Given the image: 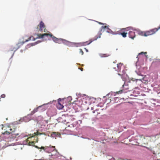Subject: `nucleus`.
I'll use <instances>...</instances> for the list:
<instances>
[{"label":"nucleus","mask_w":160,"mask_h":160,"mask_svg":"<svg viewBox=\"0 0 160 160\" xmlns=\"http://www.w3.org/2000/svg\"><path fill=\"white\" fill-rule=\"evenodd\" d=\"M32 115H31V114H28L27 116H25L23 118H21L19 120L13 122L12 123V124L16 125L19 124L22 121H23L25 122H28L31 120L30 117Z\"/></svg>","instance_id":"nucleus-8"},{"label":"nucleus","mask_w":160,"mask_h":160,"mask_svg":"<svg viewBox=\"0 0 160 160\" xmlns=\"http://www.w3.org/2000/svg\"><path fill=\"white\" fill-rule=\"evenodd\" d=\"M121 78L122 80L124 81V82L121 88V89L118 92V94L125 93L129 91L130 90H128L129 85L132 82L131 79H130L126 73L122 75Z\"/></svg>","instance_id":"nucleus-2"},{"label":"nucleus","mask_w":160,"mask_h":160,"mask_svg":"<svg viewBox=\"0 0 160 160\" xmlns=\"http://www.w3.org/2000/svg\"><path fill=\"white\" fill-rule=\"evenodd\" d=\"M53 102H56V101H53Z\"/></svg>","instance_id":"nucleus-59"},{"label":"nucleus","mask_w":160,"mask_h":160,"mask_svg":"<svg viewBox=\"0 0 160 160\" xmlns=\"http://www.w3.org/2000/svg\"><path fill=\"white\" fill-rule=\"evenodd\" d=\"M118 74L120 76H122V74H120V73H118Z\"/></svg>","instance_id":"nucleus-54"},{"label":"nucleus","mask_w":160,"mask_h":160,"mask_svg":"<svg viewBox=\"0 0 160 160\" xmlns=\"http://www.w3.org/2000/svg\"><path fill=\"white\" fill-rule=\"evenodd\" d=\"M58 101H59V102H60V101H61V99L60 98H59L58 99Z\"/></svg>","instance_id":"nucleus-47"},{"label":"nucleus","mask_w":160,"mask_h":160,"mask_svg":"<svg viewBox=\"0 0 160 160\" xmlns=\"http://www.w3.org/2000/svg\"><path fill=\"white\" fill-rule=\"evenodd\" d=\"M122 75H123V74H124L126 73L125 71L124 70H122Z\"/></svg>","instance_id":"nucleus-38"},{"label":"nucleus","mask_w":160,"mask_h":160,"mask_svg":"<svg viewBox=\"0 0 160 160\" xmlns=\"http://www.w3.org/2000/svg\"><path fill=\"white\" fill-rule=\"evenodd\" d=\"M148 148V149H149V148Z\"/></svg>","instance_id":"nucleus-63"},{"label":"nucleus","mask_w":160,"mask_h":160,"mask_svg":"<svg viewBox=\"0 0 160 160\" xmlns=\"http://www.w3.org/2000/svg\"><path fill=\"white\" fill-rule=\"evenodd\" d=\"M135 72L137 74V75L139 77H141V78L143 77V76L144 75L142 74V73L140 72L139 71H136Z\"/></svg>","instance_id":"nucleus-22"},{"label":"nucleus","mask_w":160,"mask_h":160,"mask_svg":"<svg viewBox=\"0 0 160 160\" xmlns=\"http://www.w3.org/2000/svg\"><path fill=\"white\" fill-rule=\"evenodd\" d=\"M68 99L69 100H72V97H70V96H69V97H68Z\"/></svg>","instance_id":"nucleus-40"},{"label":"nucleus","mask_w":160,"mask_h":160,"mask_svg":"<svg viewBox=\"0 0 160 160\" xmlns=\"http://www.w3.org/2000/svg\"><path fill=\"white\" fill-rule=\"evenodd\" d=\"M95 111H96V110H93V111H92V113H95Z\"/></svg>","instance_id":"nucleus-52"},{"label":"nucleus","mask_w":160,"mask_h":160,"mask_svg":"<svg viewBox=\"0 0 160 160\" xmlns=\"http://www.w3.org/2000/svg\"><path fill=\"white\" fill-rule=\"evenodd\" d=\"M156 64V65H157V64L160 65V59H157L155 61L153 62H152V64Z\"/></svg>","instance_id":"nucleus-24"},{"label":"nucleus","mask_w":160,"mask_h":160,"mask_svg":"<svg viewBox=\"0 0 160 160\" xmlns=\"http://www.w3.org/2000/svg\"><path fill=\"white\" fill-rule=\"evenodd\" d=\"M48 103L47 105H44L43 107H42L40 109H41V111H45L47 107V106L46 107V106H47L48 105L49 103Z\"/></svg>","instance_id":"nucleus-25"},{"label":"nucleus","mask_w":160,"mask_h":160,"mask_svg":"<svg viewBox=\"0 0 160 160\" xmlns=\"http://www.w3.org/2000/svg\"><path fill=\"white\" fill-rule=\"evenodd\" d=\"M61 135L58 133L57 132H53L51 134V136L53 138H56L57 137H60Z\"/></svg>","instance_id":"nucleus-18"},{"label":"nucleus","mask_w":160,"mask_h":160,"mask_svg":"<svg viewBox=\"0 0 160 160\" xmlns=\"http://www.w3.org/2000/svg\"><path fill=\"white\" fill-rule=\"evenodd\" d=\"M32 38H33V36H31L29 37V38H28V40H29V41L32 40Z\"/></svg>","instance_id":"nucleus-42"},{"label":"nucleus","mask_w":160,"mask_h":160,"mask_svg":"<svg viewBox=\"0 0 160 160\" xmlns=\"http://www.w3.org/2000/svg\"><path fill=\"white\" fill-rule=\"evenodd\" d=\"M40 30L41 31H42V28H41L40 27Z\"/></svg>","instance_id":"nucleus-49"},{"label":"nucleus","mask_w":160,"mask_h":160,"mask_svg":"<svg viewBox=\"0 0 160 160\" xmlns=\"http://www.w3.org/2000/svg\"><path fill=\"white\" fill-rule=\"evenodd\" d=\"M122 63H120L119 64H117V67L118 68V70H119V72H120L121 66Z\"/></svg>","instance_id":"nucleus-28"},{"label":"nucleus","mask_w":160,"mask_h":160,"mask_svg":"<svg viewBox=\"0 0 160 160\" xmlns=\"http://www.w3.org/2000/svg\"><path fill=\"white\" fill-rule=\"evenodd\" d=\"M30 44V46H34V45H36V44L35 43V42H33V43H29Z\"/></svg>","instance_id":"nucleus-34"},{"label":"nucleus","mask_w":160,"mask_h":160,"mask_svg":"<svg viewBox=\"0 0 160 160\" xmlns=\"http://www.w3.org/2000/svg\"><path fill=\"white\" fill-rule=\"evenodd\" d=\"M15 49V48H13V49L14 50Z\"/></svg>","instance_id":"nucleus-60"},{"label":"nucleus","mask_w":160,"mask_h":160,"mask_svg":"<svg viewBox=\"0 0 160 160\" xmlns=\"http://www.w3.org/2000/svg\"><path fill=\"white\" fill-rule=\"evenodd\" d=\"M135 89H140L139 87H135Z\"/></svg>","instance_id":"nucleus-43"},{"label":"nucleus","mask_w":160,"mask_h":160,"mask_svg":"<svg viewBox=\"0 0 160 160\" xmlns=\"http://www.w3.org/2000/svg\"><path fill=\"white\" fill-rule=\"evenodd\" d=\"M56 106L57 108L59 110L61 109L64 108V106L61 104H57Z\"/></svg>","instance_id":"nucleus-21"},{"label":"nucleus","mask_w":160,"mask_h":160,"mask_svg":"<svg viewBox=\"0 0 160 160\" xmlns=\"http://www.w3.org/2000/svg\"><path fill=\"white\" fill-rule=\"evenodd\" d=\"M83 96H85L84 98H82L81 99L82 100V102L83 104L85 103L91 104V103H94L96 100V98H89L88 97L86 96L85 94L83 95Z\"/></svg>","instance_id":"nucleus-6"},{"label":"nucleus","mask_w":160,"mask_h":160,"mask_svg":"<svg viewBox=\"0 0 160 160\" xmlns=\"http://www.w3.org/2000/svg\"><path fill=\"white\" fill-rule=\"evenodd\" d=\"M141 78V77H139L138 78Z\"/></svg>","instance_id":"nucleus-58"},{"label":"nucleus","mask_w":160,"mask_h":160,"mask_svg":"<svg viewBox=\"0 0 160 160\" xmlns=\"http://www.w3.org/2000/svg\"><path fill=\"white\" fill-rule=\"evenodd\" d=\"M68 118V117H66L65 115H62L61 117H59L58 118L57 121L58 122H61L64 124L67 123V119Z\"/></svg>","instance_id":"nucleus-10"},{"label":"nucleus","mask_w":160,"mask_h":160,"mask_svg":"<svg viewBox=\"0 0 160 160\" xmlns=\"http://www.w3.org/2000/svg\"><path fill=\"white\" fill-rule=\"evenodd\" d=\"M41 38V36H38V37H37L36 39H40Z\"/></svg>","instance_id":"nucleus-44"},{"label":"nucleus","mask_w":160,"mask_h":160,"mask_svg":"<svg viewBox=\"0 0 160 160\" xmlns=\"http://www.w3.org/2000/svg\"><path fill=\"white\" fill-rule=\"evenodd\" d=\"M79 69H80V70H81L82 71V70H83V68H81V69H80V68H79Z\"/></svg>","instance_id":"nucleus-51"},{"label":"nucleus","mask_w":160,"mask_h":160,"mask_svg":"<svg viewBox=\"0 0 160 160\" xmlns=\"http://www.w3.org/2000/svg\"><path fill=\"white\" fill-rule=\"evenodd\" d=\"M41 38H42V39L44 38V36L43 34L41 35Z\"/></svg>","instance_id":"nucleus-41"},{"label":"nucleus","mask_w":160,"mask_h":160,"mask_svg":"<svg viewBox=\"0 0 160 160\" xmlns=\"http://www.w3.org/2000/svg\"><path fill=\"white\" fill-rule=\"evenodd\" d=\"M48 126L47 124H41L38 130L41 132L45 131L47 129Z\"/></svg>","instance_id":"nucleus-14"},{"label":"nucleus","mask_w":160,"mask_h":160,"mask_svg":"<svg viewBox=\"0 0 160 160\" xmlns=\"http://www.w3.org/2000/svg\"><path fill=\"white\" fill-rule=\"evenodd\" d=\"M91 110H93V107H92L91 108Z\"/></svg>","instance_id":"nucleus-56"},{"label":"nucleus","mask_w":160,"mask_h":160,"mask_svg":"<svg viewBox=\"0 0 160 160\" xmlns=\"http://www.w3.org/2000/svg\"><path fill=\"white\" fill-rule=\"evenodd\" d=\"M83 105L82 102L81 103V105H80L78 104L77 103H75L74 105H73V109L75 110L76 112H79L82 110V105Z\"/></svg>","instance_id":"nucleus-11"},{"label":"nucleus","mask_w":160,"mask_h":160,"mask_svg":"<svg viewBox=\"0 0 160 160\" xmlns=\"http://www.w3.org/2000/svg\"><path fill=\"white\" fill-rule=\"evenodd\" d=\"M107 30V31H108H108H109V29H104V31H105V30Z\"/></svg>","instance_id":"nucleus-55"},{"label":"nucleus","mask_w":160,"mask_h":160,"mask_svg":"<svg viewBox=\"0 0 160 160\" xmlns=\"http://www.w3.org/2000/svg\"><path fill=\"white\" fill-rule=\"evenodd\" d=\"M153 91L156 92L158 94L160 93V88L154 87L153 88Z\"/></svg>","instance_id":"nucleus-20"},{"label":"nucleus","mask_w":160,"mask_h":160,"mask_svg":"<svg viewBox=\"0 0 160 160\" xmlns=\"http://www.w3.org/2000/svg\"><path fill=\"white\" fill-rule=\"evenodd\" d=\"M145 32L141 31H139L138 32V34L141 36H144V32Z\"/></svg>","instance_id":"nucleus-29"},{"label":"nucleus","mask_w":160,"mask_h":160,"mask_svg":"<svg viewBox=\"0 0 160 160\" xmlns=\"http://www.w3.org/2000/svg\"><path fill=\"white\" fill-rule=\"evenodd\" d=\"M132 82L138 85L141 88H145L144 87L143 83L141 78L138 79L131 78Z\"/></svg>","instance_id":"nucleus-9"},{"label":"nucleus","mask_w":160,"mask_h":160,"mask_svg":"<svg viewBox=\"0 0 160 160\" xmlns=\"http://www.w3.org/2000/svg\"><path fill=\"white\" fill-rule=\"evenodd\" d=\"M31 47V46H30V44H28L25 47V49H24V50H26V49L30 48Z\"/></svg>","instance_id":"nucleus-31"},{"label":"nucleus","mask_w":160,"mask_h":160,"mask_svg":"<svg viewBox=\"0 0 160 160\" xmlns=\"http://www.w3.org/2000/svg\"><path fill=\"white\" fill-rule=\"evenodd\" d=\"M43 34H44V37H48L49 35L50 37H52L53 36V35L51 34H48V33H44Z\"/></svg>","instance_id":"nucleus-30"},{"label":"nucleus","mask_w":160,"mask_h":160,"mask_svg":"<svg viewBox=\"0 0 160 160\" xmlns=\"http://www.w3.org/2000/svg\"><path fill=\"white\" fill-rule=\"evenodd\" d=\"M48 122H46V123H47Z\"/></svg>","instance_id":"nucleus-62"},{"label":"nucleus","mask_w":160,"mask_h":160,"mask_svg":"<svg viewBox=\"0 0 160 160\" xmlns=\"http://www.w3.org/2000/svg\"><path fill=\"white\" fill-rule=\"evenodd\" d=\"M23 51V50H22V49L21 50H20L21 52H22Z\"/></svg>","instance_id":"nucleus-53"},{"label":"nucleus","mask_w":160,"mask_h":160,"mask_svg":"<svg viewBox=\"0 0 160 160\" xmlns=\"http://www.w3.org/2000/svg\"><path fill=\"white\" fill-rule=\"evenodd\" d=\"M77 122L79 124H80L82 123V120H79Z\"/></svg>","instance_id":"nucleus-39"},{"label":"nucleus","mask_w":160,"mask_h":160,"mask_svg":"<svg viewBox=\"0 0 160 160\" xmlns=\"http://www.w3.org/2000/svg\"><path fill=\"white\" fill-rule=\"evenodd\" d=\"M54 150L56 152L55 154H51V155H49V156L52 157V158H54L55 157H58L59 154V153L57 152V151L56 150L55 146L52 147H48L44 149V151L48 153H50L51 152H53Z\"/></svg>","instance_id":"nucleus-5"},{"label":"nucleus","mask_w":160,"mask_h":160,"mask_svg":"<svg viewBox=\"0 0 160 160\" xmlns=\"http://www.w3.org/2000/svg\"><path fill=\"white\" fill-rule=\"evenodd\" d=\"M84 49H85V50L87 52H88V49H87V48H85Z\"/></svg>","instance_id":"nucleus-46"},{"label":"nucleus","mask_w":160,"mask_h":160,"mask_svg":"<svg viewBox=\"0 0 160 160\" xmlns=\"http://www.w3.org/2000/svg\"><path fill=\"white\" fill-rule=\"evenodd\" d=\"M148 78L149 76L145 75L141 77V79L142 80L143 84H146L150 81V80Z\"/></svg>","instance_id":"nucleus-12"},{"label":"nucleus","mask_w":160,"mask_h":160,"mask_svg":"<svg viewBox=\"0 0 160 160\" xmlns=\"http://www.w3.org/2000/svg\"><path fill=\"white\" fill-rule=\"evenodd\" d=\"M111 95H112L110 93H108V94H107V95H106V96H104L103 97V98H105L106 97H108V98H110V97H111Z\"/></svg>","instance_id":"nucleus-33"},{"label":"nucleus","mask_w":160,"mask_h":160,"mask_svg":"<svg viewBox=\"0 0 160 160\" xmlns=\"http://www.w3.org/2000/svg\"><path fill=\"white\" fill-rule=\"evenodd\" d=\"M41 42H42V41L41 40H38L35 42L36 44L37 45V44H38L39 43H40Z\"/></svg>","instance_id":"nucleus-36"},{"label":"nucleus","mask_w":160,"mask_h":160,"mask_svg":"<svg viewBox=\"0 0 160 160\" xmlns=\"http://www.w3.org/2000/svg\"><path fill=\"white\" fill-rule=\"evenodd\" d=\"M83 116H84V115H81V117H83Z\"/></svg>","instance_id":"nucleus-57"},{"label":"nucleus","mask_w":160,"mask_h":160,"mask_svg":"<svg viewBox=\"0 0 160 160\" xmlns=\"http://www.w3.org/2000/svg\"><path fill=\"white\" fill-rule=\"evenodd\" d=\"M94 21L96 22H97L98 23V24H100V25H106V23H104L101 22H99L98 21H95V20H94Z\"/></svg>","instance_id":"nucleus-32"},{"label":"nucleus","mask_w":160,"mask_h":160,"mask_svg":"<svg viewBox=\"0 0 160 160\" xmlns=\"http://www.w3.org/2000/svg\"><path fill=\"white\" fill-rule=\"evenodd\" d=\"M61 104V103H60V102H59V101H58V104Z\"/></svg>","instance_id":"nucleus-50"},{"label":"nucleus","mask_w":160,"mask_h":160,"mask_svg":"<svg viewBox=\"0 0 160 160\" xmlns=\"http://www.w3.org/2000/svg\"><path fill=\"white\" fill-rule=\"evenodd\" d=\"M9 130L11 131L10 132L6 131L2 133L3 135H5L4 138L3 139V140H5L8 142H11L14 140L18 141L19 139H22L24 137L28 136L24 133H22L17 137V136H18L19 133L17 131L16 129L10 128Z\"/></svg>","instance_id":"nucleus-1"},{"label":"nucleus","mask_w":160,"mask_h":160,"mask_svg":"<svg viewBox=\"0 0 160 160\" xmlns=\"http://www.w3.org/2000/svg\"><path fill=\"white\" fill-rule=\"evenodd\" d=\"M32 38V41H35L36 39H36V38H34L33 37V38Z\"/></svg>","instance_id":"nucleus-45"},{"label":"nucleus","mask_w":160,"mask_h":160,"mask_svg":"<svg viewBox=\"0 0 160 160\" xmlns=\"http://www.w3.org/2000/svg\"><path fill=\"white\" fill-rule=\"evenodd\" d=\"M127 33L124 32H118V35H121L123 38H125L127 37Z\"/></svg>","instance_id":"nucleus-23"},{"label":"nucleus","mask_w":160,"mask_h":160,"mask_svg":"<svg viewBox=\"0 0 160 160\" xmlns=\"http://www.w3.org/2000/svg\"><path fill=\"white\" fill-rule=\"evenodd\" d=\"M153 85L154 87L160 88V80H158L155 82Z\"/></svg>","instance_id":"nucleus-19"},{"label":"nucleus","mask_w":160,"mask_h":160,"mask_svg":"<svg viewBox=\"0 0 160 160\" xmlns=\"http://www.w3.org/2000/svg\"><path fill=\"white\" fill-rule=\"evenodd\" d=\"M42 134V133L40 134V135H41V134Z\"/></svg>","instance_id":"nucleus-61"},{"label":"nucleus","mask_w":160,"mask_h":160,"mask_svg":"<svg viewBox=\"0 0 160 160\" xmlns=\"http://www.w3.org/2000/svg\"><path fill=\"white\" fill-rule=\"evenodd\" d=\"M110 160H114V158H112L111 159H110Z\"/></svg>","instance_id":"nucleus-48"},{"label":"nucleus","mask_w":160,"mask_h":160,"mask_svg":"<svg viewBox=\"0 0 160 160\" xmlns=\"http://www.w3.org/2000/svg\"><path fill=\"white\" fill-rule=\"evenodd\" d=\"M147 53V52H141L138 54V56L137 57V58H138V61L136 62V66L137 68H138V66H139V64L138 61H139V58H140V56L141 55H142V56L143 55V56H146V58H147V56H146H146L145 55V54H146Z\"/></svg>","instance_id":"nucleus-13"},{"label":"nucleus","mask_w":160,"mask_h":160,"mask_svg":"<svg viewBox=\"0 0 160 160\" xmlns=\"http://www.w3.org/2000/svg\"><path fill=\"white\" fill-rule=\"evenodd\" d=\"M79 50H80L79 53H81L82 54V55L83 54V52L82 51V50L81 49H79Z\"/></svg>","instance_id":"nucleus-35"},{"label":"nucleus","mask_w":160,"mask_h":160,"mask_svg":"<svg viewBox=\"0 0 160 160\" xmlns=\"http://www.w3.org/2000/svg\"><path fill=\"white\" fill-rule=\"evenodd\" d=\"M128 37L130 38L133 39L135 37V32L132 31H129L128 32Z\"/></svg>","instance_id":"nucleus-17"},{"label":"nucleus","mask_w":160,"mask_h":160,"mask_svg":"<svg viewBox=\"0 0 160 160\" xmlns=\"http://www.w3.org/2000/svg\"><path fill=\"white\" fill-rule=\"evenodd\" d=\"M48 103H45L44 104L40 106L37 108H35L31 112V115H32L34 113H35L36 112H37L38 111V109H40L42 107H43L44 105H47Z\"/></svg>","instance_id":"nucleus-16"},{"label":"nucleus","mask_w":160,"mask_h":160,"mask_svg":"<svg viewBox=\"0 0 160 160\" xmlns=\"http://www.w3.org/2000/svg\"><path fill=\"white\" fill-rule=\"evenodd\" d=\"M100 38L101 37L100 36H96L94 37L93 39H91L90 40L85 42H70V47H78L88 45L94 41L96 40L98 38Z\"/></svg>","instance_id":"nucleus-3"},{"label":"nucleus","mask_w":160,"mask_h":160,"mask_svg":"<svg viewBox=\"0 0 160 160\" xmlns=\"http://www.w3.org/2000/svg\"><path fill=\"white\" fill-rule=\"evenodd\" d=\"M5 97V95L4 94H2L1 96V98H4Z\"/></svg>","instance_id":"nucleus-37"},{"label":"nucleus","mask_w":160,"mask_h":160,"mask_svg":"<svg viewBox=\"0 0 160 160\" xmlns=\"http://www.w3.org/2000/svg\"><path fill=\"white\" fill-rule=\"evenodd\" d=\"M44 23L42 21H41L40 22V27L41 28H43L44 27Z\"/></svg>","instance_id":"nucleus-27"},{"label":"nucleus","mask_w":160,"mask_h":160,"mask_svg":"<svg viewBox=\"0 0 160 160\" xmlns=\"http://www.w3.org/2000/svg\"><path fill=\"white\" fill-rule=\"evenodd\" d=\"M109 26H102L100 28L98 34L99 35L98 36H100L101 37V35L102 34V32H104V31L105 29H109V31H106L107 32L109 33H111L112 35H116L118 34V33L116 32H113L110 29L108 28Z\"/></svg>","instance_id":"nucleus-7"},{"label":"nucleus","mask_w":160,"mask_h":160,"mask_svg":"<svg viewBox=\"0 0 160 160\" xmlns=\"http://www.w3.org/2000/svg\"><path fill=\"white\" fill-rule=\"evenodd\" d=\"M29 41V40H28V39H27L25 41H24V42H18V43L17 44V45L18 46V48L16 49L14 51V52H13L12 56H11L10 58H12L14 54V52H15L17 50H18V48H19L20 47V45H19V44H21V45H22L25 42H27L28 41Z\"/></svg>","instance_id":"nucleus-15"},{"label":"nucleus","mask_w":160,"mask_h":160,"mask_svg":"<svg viewBox=\"0 0 160 160\" xmlns=\"http://www.w3.org/2000/svg\"><path fill=\"white\" fill-rule=\"evenodd\" d=\"M52 36V37H51L52 40L53 42L55 43H58L59 44H61L62 43L64 45L70 47V42L63 39L61 38H58L54 36Z\"/></svg>","instance_id":"nucleus-4"},{"label":"nucleus","mask_w":160,"mask_h":160,"mask_svg":"<svg viewBox=\"0 0 160 160\" xmlns=\"http://www.w3.org/2000/svg\"><path fill=\"white\" fill-rule=\"evenodd\" d=\"M110 55V54H101V55H100V56L101 57H108Z\"/></svg>","instance_id":"nucleus-26"}]
</instances>
